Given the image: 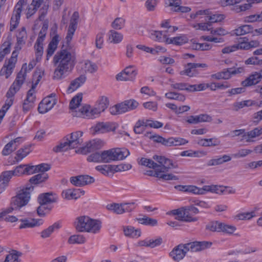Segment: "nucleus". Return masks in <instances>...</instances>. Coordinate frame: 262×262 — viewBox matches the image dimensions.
<instances>
[{
    "label": "nucleus",
    "instance_id": "nucleus-64",
    "mask_svg": "<svg viewBox=\"0 0 262 262\" xmlns=\"http://www.w3.org/2000/svg\"><path fill=\"white\" fill-rule=\"evenodd\" d=\"M138 163L140 165L147 167L148 168L154 167V166H156V165H159V163L157 164L154 162L152 160L145 158H141L138 161Z\"/></svg>",
    "mask_w": 262,
    "mask_h": 262
},
{
    "label": "nucleus",
    "instance_id": "nucleus-52",
    "mask_svg": "<svg viewBox=\"0 0 262 262\" xmlns=\"http://www.w3.org/2000/svg\"><path fill=\"white\" fill-rule=\"evenodd\" d=\"M255 216H256L255 211H252L250 212H246L239 213L234 217V219L237 220H249Z\"/></svg>",
    "mask_w": 262,
    "mask_h": 262
},
{
    "label": "nucleus",
    "instance_id": "nucleus-43",
    "mask_svg": "<svg viewBox=\"0 0 262 262\" xmlns=\"http://www.w3.org/2000/svg\"><path fill=\"white\" fill-rule=\"evenodd\" d=\"M253 28L251 25H242L233 30L234 34L236 36L243 35L252 32Z\"/></svg>",
    "mask_w": 262,
    "mask_h": 262
},
{
    "label": "nucleus",
    "instance_id": "nucleus-2",
    "mask_svg": "<svg viewBox=\"0 0 262 262\" xmlns=\"http://www.w3.org/2000/svg\"><path fill=\"white\" fill-rule=\"evenodd\" d=\"M212 245L209 242H193L176 246L169 253L170 257L175 261L183 259L188 251L198 252L210 247Z\"/></svg>",
    "mask_w": 262,
    "mask_h": 262
},
{
    "label": "nucleus",
    "instance_id": "nucleus-16",
    "mask_svg": "<svg viewBox=\"0 0 262 262\" xmlns=\"http://www.w3.org/2000/svg\"><path fill=\"white\" fill-rule=\"evenodd\" d=\"M17 61V55H15L14 52L12 53V56L8 61H6L3 67L0 71V75L5 76L8 78L13 72Z\"/></svg>",
    "mask_w": 262,
    "mask_h": 262
},
{
    "label": "nucleus",
    "instance_id": "nucleus-13",
    "mask_svg": "<svg viewBox=\"0 0 262 262\" xmlns=\"http://www.w3.org/2000/svg\"><path fill=\"white\" fill-rule=\"evenodd\" d=\"M27 3V0H19L13 11L10 20V31H12L18 26L22 11L23 6Z\"/></svg>",
    "mask_w": 262,
    "mask_h": 262
},
{
    "label": "nucleus",
    "instance_id": "nucleus-12",
    "mask_svg": "<svg viewBox=\"0 0 262 262\" xmlns=\"http://www.w3.org/2000/svg\"><path fill=\"white\" fill-rule=\"evenodd\" d=\"M74 57L71 53L66 50H61L57 52L53 59L54 64H65L72 66Z\"/></svg>",
    "mask_w": 262,
    "mask_h": 262
},
{
    "label": "nucleus",
    "instance_id": "nucleus-40",
    "mask_svg": "<svg viewBox=\"0 0 262 262\" xmlns=\"http://www.w3.org/2000/svg\"><path fill=\"white\" fill-rule=\"evenodd\" d=\"M41 173L35 175L31 177L29 182L31 184H38L43 182H45L48 178V176L45 171H40Z\"/></svg>",
    "mask_w": 262,
    "mask_h": 262
},
{
    "label": "nucleus",
    "instance_id": "nucleus-42",
    "mask_svg": "<svg viewBox=\"0 0 262 262\" xmlns=\"http://www.w3.org/2000/svg\"><path fill=\"white\" fill-rule=\"evenodd\" d=\"M197 73L196 70L192 63H189L186 64L184 67V69L180 72V75H185L189 77H193L196 75Z\"/></svg>",
    "mask_w": 262,
    "mask_h": 262
},
{
    "label": "nucleus",
    "instance_id": "nucleus-23",
    "mask_svg": "<svg viewBox=\"0 0 262 262\" xmlns=\"http://www.w3.org/2000/svg\"><path fill=\"white\" fill-rule=\"evenodd\" d=\"M82 100V95L79 94L74 97L71 100L69 107L72 115L75 117H80L77 114L82 110L84 106H80V103Z\"/></svg>",
    "mask_w": 262,
    "mask_h": 262
},
{
    "label": "nucleus",
    "instance_id": "nucleus-6",
    "mask_svg": "<svg viewBox=\"0 0 262 262\" xmlns=\"http://www.w3.org/2000/svg\"><path fill=\"white\" fill-rule=\"evenodd\" d=\"M258 46L259 42L257 40H251L249 41L247 38L241 37L238 39L236 43L223 48L222 50V53L228 54L237 50H248Z\"/></svg>",
    "mask_w": 262,
    "mask_h": 262
},
{
    "label": "nucleus",
    "instance_id": "nucleus-63",
    "mask_svg": "<svg viewBox=\"0 0 262 262\" xmlns=\"http://www.w3.org/2000/svg\"><path fill=\"white\" fill-rule=\"evenodd\" d=\"M158 0H146L145 3V7L147 11H154L158 5Z\"/></svg>",
    "mask_w": 262,
    "mask_h": 262
},
{
    "label": "nucleus",
    "instance_id": "nucleus-50",
    "mask_svg": "<svg viewBox=\"0 0 262 262\" xmlns=\"http://www.w3.org/2000/svg\"><path fill=\"white\" fill-rule=\"evenodd\" d=\"M45 76V70L43 68H37L33 75V82L32 85L36 86L42 78Z\"/></svg>",
    "mask_w": 262,
    "mask_h": 262
},
{
    "label": "nucleus",
    "instance_id": "nucleus-7",
    "mask_svg": "<svg viewBox=\"0 0 262 262\" xmlns=\"http://www.w3.org/2000/svg\"><path fill=\"white\" fill-rule=\"evenodd\" d=\"M50 169L49 165L42 163L37 165L29 164L20 165L12 170L14 176H20L24 174H32L39 171H47Z\"/></svg>",
    "mask_w": 262,
    "mask_h": 262
},
{
    "label": "nucleus",
    "instance_id": "nucleus-41",
    "mask_svg": "<svg viewBox=\"0 0 262 262\" xmlns=\"http://www.w3.org/2000/svg\"><path fill=\"white\" fill-rule=\"evenodd\" d=\"M207 154V152L204 150H188L181 152L180 155L182 157H201L206 156Z\"/></svg>",
    "mask_w": 262,
    "mask_h": 262
},
{
    "label": "nucleus",
    "instance_id": "nucleus-26",
    "mask_svg": "<svg viewBox=\"0 0 262 262\" xmlns=\"http://www.w3.org/2000/svg\"><path fill=\"white\" fill-rule=\"evenodd\" d=\"M259 73L255 72L250 74L245 80L243 81L241 84L244 87L250 86L256 84L261 80Z\"/></svg>",
    "mask_w": 262,
    "mask_h": 262
},
{
    "label": "nucleus",
    "instance_id": "nucleus-56",
    "mask_svg": "<svg viewBox=\"0 0 262 262\" xmlns=\"http://www.w3.org/2000/svg\"><path fill=\"white\" fill-rule=\"evenodd\" d=\"M20 255V253L13 251L7 255L4 262H19Z\"/></svg>",
    "mask_w": 262,
    "mask_h": 262
},
{
    "label": "nucleus",
    "instance_id": "nucleus-4",
    "mask_svg": "<svg viewBox=\"0 0 262 262\" xmlns=\"http://www.w3.org/2000/svg\"><path fill=\"white\" fill-rule=\"evenodd\" d=\"M82 135L83 132L81 131H76L71 133L67 136L59 144L55 146L53 148V150L55 152H58L79 147L83 143Z\"/></svg>",
    "mask_w": 262,
    "mask_h": 262
},
{
    "label": "nucleus",
    "instance_id": "nucleus-48",
    "mask_svg": "<svg viewBox=\"0 0 262 262\" xmlns=\"http://www.w3.org/2000/svg\"><path fill=\"white\" fill-rule=\"evenodd\" d=\"M82 69L85 72L93 73L97 71L98 67L95 63L86 60L84 61L82 66Z\"/></svg>",
    "mask_w": 262,
    "mask_h": 262
},
{
    "label": "nucleus",
    "instance_id": "nucleus-25",
    "mask_svg": "<svg viewBox=\"0 0 262 262\" xmlns=\"http://www.w3.org/2000/svg\"><path fill=\"white\" fill-rule=\"evenodd\" d=\"M20 222L19 225V229H26L34 228L41 225L43 224V221L41 219H28L25 218L19 220Z\"/></svg>",
    "mask_w": 262,
    "mask_h": 262
},
{
    "label": "nucleus",
    "instance_id": "nucleus-35",
    "mask_svg": "<svg viewBox=\"0 0 262 262\" xmlns=\"http://www.w3.org/2000/svg\"><path fill=\"white\" fill-rule=\"evenodd\" d=\"M188 143V141L186 140L185 139L177 137H170L166 139V143H165V146H181L186 144Z\"/></svg>",
    "mask_w": 262,
    "mask_h": 262
},
{
    "label": "nucleus",
    "instance_id": "nucleus-38",
    "mask_svg": "<svg viewBox=\"0 0 262 262\" xmlns=\"http://www.w3.org/2000/svg\"><path fill=\"white\" fill-rule=\"evenodd\" d=\"M60 227V226L59 223H55L52 225L42 230L40 232V236L42 238L49 237L54 231L58 230Z\"/></svg>",
    "mask_w": 262,
    "mask_h": 262
},
{
    "label": "nucleus",
    "instance_id": "nucleus-53",
    "mask_svg": "<svg viewBox=\"0 0 262 262\" xmlns=\"http://www.w3.org/2000/svg\"><path fill=\"white\" fill-rule=\"evenodd\" d=\"M31 150L29 147H25L24 148L19 149L16 154L15 157V160L18 162L21 161L23 159L26 157L30 152Z\"/></svg>",
    "mask_w": 262,
    "mask_h": 262
},
{
    "label": "nucleus",
    "instance_id": "nucleus-44",
    "mask_svg": "<svg viewBox=\"0 0 262 262\" xmlns=\"http://www.w3.org/2000/svg\"><path fill=\"white\" fill-rule=\"evenodd\" d=\"M137 221L139 223L151 227L158 225V221L156 219L149 217L147 216H144L143 217L137 218Z\"/></svg>",
    "mask_w": 262,
    "mask_h": 262
},
{
    "label": "nucleus",
    "instance_id": "nucleus-20",
    "mask_svg": "<svg viewBox=\"0 0 262 262\" xmlns=\"http://www.w3.org/2000/svg\"><path fill=\"white\" fill-rule=\"evenodd\" d=\"M101 113L100 111L95 106L91 107L90 105H84L81 112L78 113L77 115L83 118L91 119L99 117Z\"/></svg>",
    "mask_w": 262,
    "mask_h": 262
},
{
    "label": "nucleus",
    "instance_id": "nucleus-47",
    "mask_svg": "<svg viewBox=\"0 0 262 262\" xmlns=\"http://www.w3.org/2000/svg\"><path fill=\"white\" fill-rule=\"evenodd\" d=\"M106 209L118 214L123 213L122 204L113 203L108 204L106 206Z\"/></svg>",
    "mask_w": 262,
    "mask_h": 262
},
{
    "label": "nucleus",
    "instance_id": "nucleus-14",
    "mask_svg": "<svg viewBox=\"0 0 262 262\" xmlns=\"http://www.w3.org/2000/svg\"><path fill=\"white\" fill-rule=\"evenodd\" d=\"M118 127L117 123L113 122H98L92 129L95 134H104L114 132Z\"/></svg>",
    "mask_w": 262,
    "mask_h": 262
},
{
    "label": "nucleus",
    "instance_id": "nucleus-28",
    "mask_svg": "<svg viewBox=\"0 0 262 262\" xmlns=\"http://www.w3.org/2000/svg\"><path fill=\"white\" fill-rule=\"evenodd\" d=\"M60 40L58 35H55L49 43L47 50L46 60L48 61L50 58L53 55L57 48V45Z\"/></svg>",
    "mask_w": 262,
    "mask_h": 262
},
{
    "label": "nucleus",
    "instance_id": "nucleus-32",
    "mask_svg": "<svg viewBox=\"0 0 262 262\" xmlns=\"http://www.w3.org/2000/svg\"><path fill=\"white\" fill-rule=\"evenodd\" d=\"M26 78V75L23 73V72H19L17 77L13 82L10 88V93L12 90L17 92L19 90L20 88L24 82V81Z\"/></svg>",
    "mask_w": 262,
    "mask_h": 262
},
{
    "label": "nucleus",
    "instance_id": "nucleus-27",
    "mask_svg": "<svg viewBox=\"0 0 262 262\" xmlns=\"http://www.w3.org/2000/svg\"><path fill=\"white\" fill-rule=\"evenodd\" d=\"M107 41L113 44H119L123 39V35L115 30H111L107 33Z\"/></svg>",
    "mask_w": 262,
    "mask_h": 262
},
{
    "label": "nucleus",
    "instance_id": "nucleus-55",
    "mask_svg": "<svg viewBox=\"0 0 262 262\" xmlns=\"http://www.w3.org/2000/svg\"><path fill=\"white\" fill-rule=\"evenodd\" d=\"M68 242L70 244H81L85 242V238L82 235H73L69 237Z\"/></svg>",
    "mask_w": 262,
    "mask_h": 262
},
{
    "label": "nucleus",
    "instance_id": "nucleus-61",
    "mask_svg": "<svg viewBox=\"0 0 262 262\" xmlns=\"http://www.w3.org/2000/svg\"><path fill=\"white\" fill-rule=\"evenodd\" d=\"M187 192H191L195 194H204L203 187L199 188L193 185H188L187 187H183Z\"/></svg>",
    "mask_w": 262,
    "mask_h": 262
},
{
    "label": "nucleus",
    "instance_id": "nucleus-10",
    "mask_svg": "<svg viewBox=\"0 0 262 262\" xmlns=\"http://www.w3.org/2000/svg\"><path fill=\"white\" fill-rule=\"evenodd\" d=\"M199 210L193 206H189L175 210L174 214L177 215L176 219L187 222H195L198 220L194 215L198 213Z\"/></svg>",
    "mask_w": 262,
    "mask_h": 262
},
{
    "label": "nucleus",
    "instance_id": "nucleus-49",
    "mask_svg": "<svg viewBox=\"0 0 262 262\" xmlns=\"http://www.w3.org/2000/svg\"><path fill=\"white\" fill-rule=\"evenodd\" d=\"M165 4L167 7H170L171 11L179 12L182 2L181 0H167Z\"/></svg>",
    "mask_w": 262,
    "mask_h": 262
},
{
    "label": "nucleus",
    "instance_id": "nucleus-59",
    "mask_svg": "<svg viewBox=\"0 0 262 262\" xmlns=\"http://www.w3.org/2000/svg\"><path fill=\"white\" fill-rule=\"evenodd\" d=\"M262 21V11L260 14H252L244 18L245 23H254Z\"/></svg>",
    "mask_w": 262,
    "mask_h": 262
},
{
    "label": "nucleus",
    "instance_id": "nucleus-62",
    "mask_svg": "<svg viewBox=\"0 0 262 262\" xmlns=\"http://www.w3.org/2000/svg\"><path fill=\"white\" fill-rule=\"evenodd\" d=\"M222 226V223L214 221L208 224L206 226V228L211 231L221 232Z\"/></svg>",
    "mask_w": 262,
    "mask_h": 262
},
{
    "label": "nucleus",
    "instance_id": "nucleus-37",
    "mask_svg": "<svg viewBox=\"0 0 262 262\" xmlns=\"http://www.w3.org/2000/svg\"><path fill=\"white\" fill-rule=\"evenodd\" d=\"M254 1L260 3L262 2V0H247V3L235 6L233 8V10L236 13H239L249 10L252 7V4L254 3Z\"/></svg>",
    "mask_w": 262,
    "mask_h": 262
},
{
    "label": "nucleus",
    "instance_id": "nucleus-31",
    "mask_svg": "<svg viewBox=\"0 0 262 262\" xmlns=\"http://www.w3.org/2000/svg\"><path fill=\"white\" fill-rule=\"evenodd\" d=\"M188 41V38L185 35H181L172 38H165L163 41L167 45H182Z\"/></svg>",
    "mask_w": 262,
    "mask_h": 262
},
{
    "label": "nucleus",
    "instance_id": "nucleus-58",
    "mask_svg": "<svg viewBox=\"0 0 262 262\" xmlns=\"http://www.w3.org/2000/svg\"><path fill=\"white\" fill-rule=\"evenodd\" d=\"M165 96L168 99H173L180 101H184L185 100L184 95L172 92L166 93Z\"/></svg>",
    "mask_w": 262,
    "mask_h": 262
},
{
    "label": "nucleus",
    "instance_id": "nucleus-17",
    "mask_svg": "<svg viewBox=\"0 0 262 262\" xmlns=\"http://www.w3.org/2000/svg\"><path fill=\"white\" fill-rule=\"evenodd\" d=\"M56 68L53 74V79L60 80L64 78L71 72L72 66L65 64H54Z\"/></svg>",
    "mask_w": 262,
    "mask_h": 262
},
{
    "label": "nucleus",
    "instance_id": "nucleus-18",
    "mask_svg": "<svg viewBox=\"0 0 262 262\" xmlns=\"http://www.w3.org/2000/svg\"><path fill=\"white\" fill-rule=\"evenodd\" d=\"M56 103L54 96H49L43 98L39 103L38 110L40 114H45L50 111Z\"/></svg>",
    "mask_w": 262,
    "mask_h": 262
},
{
    "label": "nucleus",
    "instance_id": "nucleus-11",
    "mask_svg": "<svg viewBox=\"0 0 262 262\" xmlns=\"http://www.w3.org/2000/svg\"><path fill=\"white\" fill-rule=\"evenodd\" d=\"M138 105L139 103L137 101L134 99H130L114 105L110 107V111L112 115H117L134 110Z\"/></svg>",
    "mask_w": 262,
    "mask_h": 262
},
{
    "label": "nucleus",
    "instance_id": "nucleus-24",
    "mask_svg": "<svg viewBox=\"0 0 262 262\" xmlns=\"http://www.w3.org/2000/svg\"><path fill=\"white\" fill-rule=\"evenodd\" d=\"M23 141L21 137H17L11 140L6 144L2 150V154L3 156H8L14 151L17 147Z\"/></svg>",
    "mask_w": 262,
    "mask_h": 262
},
{
    "label": "nucleus",
    "instance_id": "nucleus-36",
    "mask_svg": "<svg viewBox=\"0 0 262 262\" xmlns=\"http://www.w3.org/2000/svg\"><path fill=\"white\" fill-rule=\"evenodd\" d=\"M16 93L17 92L13 90H12L11 93H10V89L8 90L6 94L7 99L5 101L4 105L2 106L1 110V111L6 114L7 111L13 104L14 100L13 97Z\"/></svg>",
    "mask_w": 262,
    "mask_h": 262
},
{
    "label": "nucleus",
    "instance_id": "nucleus-39",
    "mask_svg": "<svg viewBox=\"0 0 262 262\" xmlns=\"http://www.w3.org/2000/svg\"><path fill=\"white\" fill-rule=\"evenodd\" d=\"M204 194L207 192H211L217 194H223V186L211 185L203 186Z\"/></svg>",
    "mask_w": 262,
    "mask_h": 262
},
{
    "label": "nucleus",
    "instance_id": "nucleus-19",
    "mask_svg": "<svg viewBox=\"0 0 262 262\" xmlns=\"http://www.w3.org/2000/svg\"><path fill=\"white\" fill-rule=\"evenodd\" d=\"M84 193V191L80 189L69 188L63 190L61 192V196L63 200L69 201L77 200L83 195Z\"/></svg>",
    "mask_w": 262,
    "mask_h": 262
},
{
    "label": "nucleus",
    "instance_id": "nucleus-29",
    "mask_svg": "<svg viewBox=\"0 0 262 262\" xmlns=\"http://www.w3.org/2000/svg\"><path fill=\"white\" fill-rule=\"evenodd\" d=\"M57 200L58 197L56 194L49 192L41 194L38 197V203L46 205L56 202Z\"/></svg>",
    "mask_w": 262,
    "mask_h": 262
},
{
    "label": "nucleus",
    "instance_id": "nucleus-8",
    "mask_svg": "<svg viewBox=\"0 0 262 262\" xmlns=\"http://www.w3.org/2000/svg\"><path fill=\"white\" fill-rule=\"evenodd\" d=\"M129 155V152L125 148H112L101 152L102 163L122 160Z\"/></svg>",
    "mask_w": 262,
    "mask_h": 262
},
{
    "label": "nucleus",
    "instance_id": "nucleus-9",
    "mask_svg": "<svg viewBox=\"0 0 262 262\" xmlns=\"http://www.w3.org/2000/svg\"><path fill=\"white\" fill-rule=\"evenodd\" d=\"M232 136H241V141L244 142H254L256 138L262 134V127H255L252 130L246 131L244 129L234 130L232 132Z\"/></svg>",
    "mask_w": 262,
    "mask_h": 262
},
{
    "label": "nucleus",
    "instance_id": "nucleus-5",
    "mask_svg": "<svg viewBox=\"0 0 262 262\" xmlns=\"http://www.w3.org/2000/svg\"><path fill=\"white\" fill-rule=\"evenodd\" d=\"M32 186H27L21 189L17 195L11 198L10 205L11 208L6 211L10 213L14 209H18L26 206L30 199V192L33 190Z\"/></svg>",
    "mask_w": 262,
    "mask_h": 262
},
{
    "label": "nucleus",
    "instance_id": "nucleus-46",
    "mask_svg": "<svg viewBox=\"0 0 262 262\" xmlns=\"http://www.w3.org/2000/svg\"><path fill=\"white\" fill-rule=\"evenodd\" d=\"M109 105L108 99L104 96L101 97L96 102L95 106L100 111L101 113L103 112Z\"/></svg>",
    "mask_w": 262,
    "mask_h": 262
},
{
    "label": "nucleus",
    "instance_id": "nucleus-15",
    "mask_svg": "<svg viewBox=\"0 0 262 262\" xmlns=\"http://www.w3.org/2000/svg\"><path fill=\"white\" fill-rule=\"evenodd\" d=\"M137 73V70L135 67L130 66L117 74L116 79L118 81H133L135 79Z\"/></svg>",
    "mask_w": 262,
    "mask_h": 262
},
{
    "label": "nucleus",
    "instance_id": "nucleus-34",
    "mask_svg": "<svg viewBox=\"0 0 262 262\" xmlns=\"http://www.w3.org/2000/svg\"><path fill=\"white\" fill-rule=\"evenodd\" d=\"M17 38V46L16 48L20 49L21 47L25 45L26 40L27 38V34L25 27H21L17 31L16 34Z\"/></svg>",
    "mask_w": 262,
    "mask_h": 262
},
{
    "label": "nucleus",
    "instance_id": "nucleus-3",
    "mask_svg": "<svg viewBox=\"0 0 262 262\" xmlns=\"http://www.w3.org/2000/svg\"><path fill=\"white\" fill-rule=\"evenodd\" d=\"M74 226L79 232L94 234L98 233L101 227L100 221L91 219L86 215L77 217L74 222Z\"/></svg>",
    "mask_w": 262,
    "mask_h": 262
},
{
    "label": "nucleus",
    "instance_id": "nucleus-21",
    "mask_svg": "<svg viewBox=\"0 0 262 262\" xmlns=\"http://www.w3.org/2000/svg\"><path fill=\"white\" fill-rule=\"evenodd\" d=\"M94 179L88 175H80L70 178L71 183L74 186L80 187L92 184L94 182Z\"/></svg>",
    "mask_w": 262,
    "mask_h": 262
},
{
    "label": "nucleus",
    "instance_id": "nucleus-51",
    "mask_svg": "<svg viewBox=\"0 0 262 262\" xmlns=\"http://www.w3.org/2000/svg\"><path fill=\"white\" fill-rule=\"evenodd\" d=\"M125 20L123 17H117L111 24V27L114 30H121L125 26Z\"/></svg>",
    "mask_w": 262,
    "mask_h": 262
},
{
    "label": "nucleus",
    "instance_id": "nucleus-30",
    "mask_svg": "<svg viewBox=\"0 0 262 262\" xmlns=\"http://www.w3.org/2000/svg\"><path fill=\"white\" fill-rule=\"evenodd\" d=\"M124 234L125 236L133 238H138L141 235V230L139 229H136L132 226H123L122 227Z\"/></svg>",
    "mask_w": 262,
    "mask_h": 262
},
{
    "label": "nucleus",
    "instance_id": "nucleus-22",
    "mask_svg": "<svg viewBox=\"0 0 262 262\" xmlns=\"http://www.w3.org/2000/svg\"><path fill=\"white\" fill-rule=\"evenodd\" d=\"M78 18V13L77 12H74L70 20V25L69 26L67 34L66 37L67 43H69L73 38V35L77 28Z\"/></svg>",
    "mask_w": 262,
    "mask_h": 262
},
{
    "label": "nucleus",
    "instance_id": "nucleus-60",
    "mask_svg": "<svg viewBox=\"0 0 262 262\" xmlns=\"http://www.w3.org/2000/svg\"><path fill=\"white\" fill-rule=\"evenodd\" d=\"M105 32L101 31L97 33L95 38V46L97 49H100L102 48L104 43V36Z\"/></svg>",
    "mask_w": 262,
    "mask_h": 262
},
{
    "label": "nucleus",
    "instance_id": "nucleus-54",
    "mask_svg": "<svg viewBox=\"0 0 262 262\" xmlns=\"http://www.w3.org/2000/svg\"><path fill=\"white\" fill-rule=\"evenodd\" d=\"M113 173L128 170L132 168V165L128 163H121L119 165H112Z\"/></svg>",
    "mask_w": 262,
    "mask_h": 262
},
{
    "label": "nucleus",
    "instance_id": "nucleus-33",
    "mask_svg": "<svg viewBox=\"0 0 262 262\" xmlns=\"http://www.w3.org/2000/svg\"><path fill=\"white\" fill-rule=\"evenodd\" d=\"M86 79L84 76L81 75L74 80L72 81L68 88L67 89V92L68 93H72L80 87L82 84L84 83Z\"/></svg>",
    "mask_w": 262,
    "mask_h": 262
},
{
    "label": "nucleus",
    "instance_id": "nucleus-57",
    "mask_svg": "<svg viewBox=\"0 0 262 262\" xmlns=\"http://www.w3.org/2000/svg\"><path fill=\"white\" fill-rule=\"evenodd\" d=\"M96 169L102 174L108 176L110 173H113L112 165H99L96 167Z\"/></svg>",
    "mask_w": 262,
    "mask_h": 262
},
{
    "label": "nucleus",
    "instance_id": "nucleus-45",
    "mask_svg": "<svg viewBox=\"0 0 262 262\" xmlns=\"http://www.w3.org/2000/svg\"><path fill=\"white\" fill-rule=\"evenodd\" d=\"M198 143L202 146H215L219 145L220 143V141L216 139H202L199 140Z\"/></svg>",
    "mask_w": 262,
    "mask_h": 262
},
{
    "label": "nucleus",
    "instance_id": "nucleus-1",
    "mask_svg": "<svg viewBox=\"0 0 262 262\" xmlns=\"http://www.w3.org/2000/svg\"><path fill=\"white\" fill-rule=\"evenodd\" d=\"M153 159L159 163V165L150 168V170H147L145 172V175L154 177L163 181L179 180L178 176L168 172L169 169L173 167V163L170 159L157 155L154 156Z\"/></svg>",
    "mask_w": 262,
    "mask_h": 262
}]
</instances>
